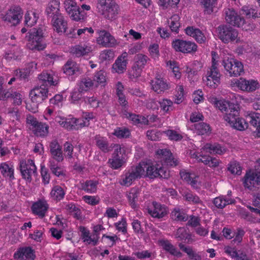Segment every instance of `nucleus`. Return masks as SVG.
<instances>
[{"mask_svg":"<svg viewBox=\"0 0 260 260\" xmlns=\"http://www.w3.org/2000/svg\"><path fill=\"white\" fill-rule=\"evenodd\" d=\"M28 47L32 50H43L46 45L43 28H32L29 31Z\"/></svg>","mask_w":260,"mask_h":260,"instance_id":"obj_1","label":"nucleus"},{"mask_svg":"<svg viewBox=\"0 0 260 260\" xmlns=\"http://www.w3.org/2000/svg\"><path fill=\"white\" fill-rule=\"evenodd\" d=\"M215 104L221 111L225 113L224 119L229 124L239 116V107L237 105L221 100L217 101Z\"/></svg>","mask_w":260,"mask_h":260,"instance_id":"obj_2","label":"nucleus"},{"mask_svg":"<svg viewBox=\"0 0 260 260\" xmlns=\"http://www.w3.org/2000/svg\"><path fill=\"white\" fill-rule=\"evenodd\" d=\"M212 65L207 71L205 77L203 80L206 85L212 88H215L220 83V74L217 67V61L214 56H216L215 52H212Z\"/></svg>","mask_w":260,"mask_h":260,"instance_id":"obj_3","label":"nucleus"},{"mask_svg":"<svg viewBox=\"0 0 260 260\" xmlns=\"http://www.w3.org/2000/svg\"><path fill=\"white\" fill-rule=\"evenodd\" d=\"M98 4L105 7L103 15L105 19L114 21L118 18L120 9L115 0H99Z\"/></svg>","mask_w":260,"mask_h":260,"instance_id":"obj_4","label":"nucleus"},{"mask_svg":"<svg viewBox=\"0 0 260 260\" xmlns=\"http://www.w3.org/2000/svg\"><path fill=\"white\" fill-rule=\"evenodd\" d=\"M222 64L231 76L237 77L244 73L242 63L233 58L229 57H224Z\"/></svg>","mask_w":260,"mask_h":260,"instance_id":"obj_5","label":"nucleus"},{"mask_svg":"<svg viewBox=\"0 0 260 260\" xmlns=\"http://www.w3.org/2000/svg\"><path fill=\"white\" fill-rule=\"evenodd\" d=\"M217 30L219 38L224 43H229L235 41L237 42L239 40L237 30L230 26L221 25L218 27Z\"/></svg>","mask_w":260,"mask_h":260,"instance_id":"obj_6","label":"nucleus"},{"mask_svg":"<svg viewBox=\"0 0 260 260\" xmlns=\"http://www.w3.org/2000/svg\"><path fill=\"white\" fill-rule=\"evenodd\" d=\"M171 44L172 48L176 52L191 53L197 51L198 46L193 42L177 39L173 40Z\"/></svg>","mask_w":260,"mask_h":260,"instance_id":"obj_7","label":"nucleus"},{"mask_svg":"<svg viewBox=\"0 0 260 260\" xmlns=\"http://www.w3.org/2000/svg\"><path fill=\"white\" fill-rule=\"evenodd\" d=\"M143 175V170L139 165L132 166L122 176L119 183L123 186H129L135 180L141 178Z\"/></svg>","mask_w":260,"mask_h":260,"instance_id":"obj_8","label":"nucleus"},{"mask_svg":"<svg viewBox=\"0 0 260 260\" xmlns=\"http://www.w3.org/2000/svg\"><path fill=\"white\" fill-rule=\"evenodd\" d=\"M19 168L22 178L30 182L32 180L31 176L37 172V167L34 161L30 159L21 160Z\"/></svg>","mask_w":260,"mask_h":260,"instance_id":"obj_9","label":"nucleus"},{"mask_svg":"<svg viewBox=\"0 0 260 260\" xmlns=\"http://www.w3.org/2000/svg\"><path fill=\"white\" fill-rule=\"evenodd\" d=\"M64 5L67 13L72 20L78 21L85 19V12L80 11L79 7L74 1L66 0L64 3Z\"/></svg>","mask_w":260,"mask_h":260,"instance_id":"obj_10","label":"nucleus"},{"mask_svg":"<svg viewBox=\"0 0 260 260\" xmlns=\"http://www.w3.org/2000/svg\"><path fill=\"white\" fill-rule=\"evenodd\" d=\"M225 19L228 23L238 27H243L245 20L233 8L224 10Z\"/></svg>","mask_w":260,"mask_h":260,"instance_id":"obj_11","label":"nucleus"},{"mask_svg":"<svg viewBox=\"0 0 260 260\" xmlns=\"http://www.w3.org/2000/svg\"><path fill=\"white\" fill-rule=\"evenodd\" d=\"M22 11L20 7L15 6L11 8L3 17L4 21L16 25L19 23L22 17Z\"/></svg>","mask_w":260,"mask_h":260,"instance_id":"obj_12","label":"nucleus"},{"mask_svg":"<svg viewBox=\"0 0 260 260\" xmlns=\"http://www.w3.org/2000/svg\"><path fill=\"white\" fill-rule=\"evenodd\" d=\"M48 95V87L44 85H41L32 89L29 93V96L32 103L39 104L44 101Z\"/></svg>","mask_w":260,"mask_h":260,"instance_id":"obj_13","label":"nucleus"},{"mask_svg":"<svg viewBox=\"0 0 260 260\" xmlns=\"http://www.w3.org/2000/svg\"><path fill=\"white\" fill-rule=\"evenodd\" d=\"M156 155L162 165L175 167L179 164L178 159L174 158L171 151L167 149L158 150Z\"/></svg>","mask_w":260,"mask_h":260,"instance_id":"obj_14","label":"nucleus"},{"mask_svg":"<svg viewBox=\"0 0 260 260\" xmlns=\"http://www.w3.org/2000/svg\"><path fill=\"white\" fill-rule=\"evenodd\" d=\"M114 151L111 158L109 159L110 167L113 169L120 168L124 163L122 149L119 145L114 144Z\"/></svg>","mask_w":260,"mask_h":260,"instance_id":"obj_15","label":"nucleus"},{"mask_svg":"<svg viewBox=\"0 0 260 260\" xmlns=\"http://www.w3.org/2000/svg\"><path fill=\"white\" fill-rule=\"evenodd\" d=\"M45 13L47 17L51 19H54V21L61 19L60 11V2L59 0H52L48 4Z\"/></svg>","mask_w":260,"mask_h":260,"instance_id":"obj_16","label":"nucleus"},{"mask_svg":"<svg viewBox=\"0 0 260 260\" xmlns=\"http://www.w3.org/2000/svg\"><path fill=\"white\" fill-rule=\"evenodd\" d=\"M244 185L249 190H252L256 185H260V173L259 172H249L244 176Z\"/></svg>","mask_w":260,"mask_h":260,"instance_id":"obj_17","label":"nucleus"},{"mask_svg":"<svg viewBox=\"0 0 260 260\" xmlns=\"http://www.w3.org/2000/svg\"><path fill=\"white\" fill-rule=\"evenodd\" d=\"M97 42L99 44L105 47H113L118 44L115 38L106 30L100 31Z\"/></svg>","mask_w":260,"mask_h":260,"instance_id":"obj_18","label":"nucleus"},{"mask_svg":"<svg viewBox=\"0 0 260 260\" xmlns=\"http://www.w3.org/2000/svg\"><path fill=\"white\" fill-rule=\"evenodd\" d=\"M49 208V205L45 200H39L34 203L31 207L34 214L39 216L40 218H44Z\"/></svg>","mask_w":260,"mask_h":260,"instance_id":"obj_19","label":"nucleus"},{"mask_svg":"<svg viewBox=\"0 0 260 260\" xmlns=\"http://www.w3.org/2000/svg\"><path fill=\"white\" fill-rule=\"evenodd\" d=\"M237 87L244 91L252 92L255 91L258 87V83L254 80H247L244 78H240L236 82Z\"/></svg>","mask_w":260,"mask_h":260,"instance_id":"obj_20","label":"nucleus"},{"mask_svg":"<svg viewBox=\"0 0 260 260\" xmlns=\"http://www.w3.org/2000/svg\"><path fill=\"white\" fill-rule=\"evenodd\" d=\"M50 152L52 158L57 162H61L63 160L62 147L57 140H53L49 144Z\"/></svg>","mask_w":260,"mask_h":260,"instance_id":"obj_21","label":"nucleus"},{"mask_svg":"<svg viewBox=\"0 0 260 260\" xmlns=\"http://www.w3.org/2000/svg\"><path fill=\"white\" fill-rule=\"evenodd\" d=\"M35 257L34 251L30 247L20 248L14 255V258L21 260H34Z\"/></svg>","mask_w":260,"mask_h":260,"instance_id":"obj_22","label":"nucleus"},{"mask_svg":"<svg viewBox=\"0 0 260 260\" xmlns=\"http://www.w3.org/2000/svg\"><path fill=\"white\" fill-rule=\"evenodd\" d=\"M153 209H148V212L154 218H160L164 217L168 213L165 205L156 202H152Z\"/></svg>","mask_w":260,"mask_h":260,"instance_id":"obj_23","label":"nucleus"},{"mask_svg":"<svg viewBox=\"0 0 260 260\" xmlns=\"http://www.w3.org/2000/svg\"><path fill=\"white\" fill-rule=\"evenodd\" d=\"M139 167L143 170V175L146 173V176L151 179L158 177L156 171L157 167L153 165L151 162L141 161L139 164Z\"/></svg>","mask_w":260,"mask_h":260,"instance_id":"obj_24","label":"nucleus"},{"mask_svg":"<svg viewBox=\"0 0 260 260\" xmlns=\"http://www.w3.org/2000/svg\"><path fill=\"white\" fill-rule=\"evenodd\" d=\"M185 32L187 35L193 38L199 43H204L206 41V37L199 28L188 26L185 29Z\"/></svg>","mask_w":260,"mask_h":260,"instance_id":"obj_25","label":"nucleus"},{"mask_svg":"<svg viewBox=\"0 0 260 260\" xmlns=\"http://www.w3.org/2000/svg\"><path fill=\"white\" fill-rule=\"evenodd\" d=\"M94 140L96 146L104 153L109 152L114 148L112 147V145H109V141L106 137L96 135L94 138Z\"/></svg>","mask_w":260,"mask_h":260,"instance_id":"obj_26","label":"nucleus"},{"mask_svg":"<svg viewBox=\"0 0 260 260\" xmlns=\"http://www.w3.org/2000/svg\"><path fill=\"white\" fill-rule=\"evenodd\" d=\"M158 243L159 245L162 247V249L169 252L170 254L178 257L182 256V253L178 251L169 240L162 239L159 240Z\"/></svg>","mask_w":260,"mask_h":260,"instance_id":"obj_27","label":"nucleus"},{"mask_svg":"<svg viewBox=\"0 0 260 260\" xmlns=\"http://www.w3.org/2000/svg\"><path fill=\"white\" fill-rule=\"evenodd\" d=\"M151 84L152 89L157 93H161L170 88L169 84L162 78H156Z\"/></svg>","mask_w":260,"mask_h":260,"instance_id":"obj_28","label":"nucleus"},{"mask_svg":"<svg viewBox=\"0 0 260 260\" xmlns=\"http://www.w3.org/2000/svg\"><path fill=\"white\" fill-rule=\"evenodd\" d=\"M53 74L51 71H43L39 76V79L40 82L47 87L48 85H56L57 83L55 80H54Z\"/></svg>","mask_w":260,"mask_h":260,"instance_id":"obj_29","label":"nucleus"},{"mask_svg":"<svg viewBox=\"0 0 260 260\" xmlns=\"http://www.w3.org/2000/svg\"><path fill=\"white\" fill-rule=\"evenodd\" d=\"M203 149L206 152L211 154H223L226 151V149L222 147L220 144L214 143H207Z\"/></svg>","mask_w":260,"mask_h":260,"instance_id":"obj_30","label":"nucleus"},{"mask_svg":"<svg viewBox=\"0 0 260 260\" xmlns=\"http://www.w3.org/2000/svg\"><path fill=\"white\" fill-rule=\"evenodd\" d=\"M22 55L23 52L20 48L18 46L14 45L13 49L6 53L5 57L9 61L20 60Z\"/></svg>","mask_w":260,"mask_h":260,"instance_id":"obj_31","label":"nucleus"},{"mask_svg":"<svg viewBox=\"0 0 260 260\" xmlns=\"http://www.w3.org/2000/svg\"><path fill=\"white\" fill-rule=\"evenodd\" d=\"M61 19L54 21V19H51V22L54 30L58 34H62L63 32H66L67 29V22L64 19V17L61 14ZM58 19V18L57 19Z\"/></svg>","mask_w":260,"mask_h":260,"instance_id":"obj_32","label":"nucleus"},{"mask_svg":"<svg viewBox=\"0 0 260 260\" xmlns=\"http://www.w3.org/2000/svg\"><path fill=\"white\" fill-rule=\"evenodd\" d=\"M91 51L90 47L87 45H78L72 47L71 52L75 56L79 57L85 55Z\"/></svg>","mask_w":260,"mask_h":260,"instance_id":"obj_33","label":"nucleus"},{"mask_svg":"<svg viewBox=\"0 0 260 260\" xmlns=\"http://www.w3.org/2000/svg\"><path fill=\"white\" fill-rule=\"evenodd\" d=\"M80 231L81 233V238L83 240V242H87L88 244L93 243V245H95L97 244L98 241V237L95 238L94 235H93L92 238L90 236V233L84 226H80Z\"/></svg>","mask_w":260,"mask_h":260,"instance_id":"obj_34","label":"nucleus"},{"mask_svg":"<svg viewBox=\"0 0 260 260\" xmlns=\"http://www.w3.org/2000/svg\"><path fill=\"white\" fill-rule=\"evenodd\" d=\"M179 247L181 250L185 252L189 259L190 260H202V256L199 252H197L190 247H186L182 243L179 244Z\"/></svg>","mask_w":260,"mask_h":260,"instance_id":"obj_35","label":"nucleus"},{"mask_svg":"<svg viewBox=\"0 0 260 260\" xmlns=\"http://www.w3.org/2000/svg\"><path fill=\"white\" fill-rule=\"evenodd\" d=\"M235 202V201L231 198L224 196H219L214 199L213 204L217 208L222 209L227 205L234 204Z\"/></svg>","mask_w":260,"mask_h":260,"instance_id":"obj_36","label":"nucleus"},{"mask_svg":"<svg viewBox=\"0 0 260 260\" xmlns=\"http://www.w3.org/2000/svg\"><path fill=\"white\" fill-rule=\"evenodd\" d=\"M173 219L178 221H185L188 220V216L183 209L175 207L171 212Z\"/></svg>","mask_w":260,"mask_h":260,"instance_id":"obj_37","label":"nucleus"},{"mask_svg":"<svg viewBox=\"0 0 260 260\" xmlns=\"http://www.w3.org/2000/svg\"><path fill=\"white\" fill-rule=\"evenodd\" d=\"M229 124L232 127L240 131H244L248 127L247 122L244 118L240 117L239 116L236 118V120H234Z\"/></svg>","mask_w":260,"mask_h":260,"instance_id":"obj_38","label":"nucleus"},{"mask_svg":"<svg viewBox=\"0 0 260 260\" xmlns=\"http://www.w3.org/2000/svg\"><path fill=\"white\" fill-rule=\"evenodd\" d=\"M14 170L13 167L9 166L7 162H3L0 165V171L3 176L11 180L14 178Z\"/></svg>","mask_w":260,"mask_h":260,"instance_id":"obj_39","label":"nucleus"},{"mask_svg":"<svg viewBox=\"0 0 260 260\" xmlns=\"http://www.w3.org/2000/svg\"><path fill=\"white\" fill-rule=\"evenodd\" d=\"M49 126L44 123L39 122L33 129L34 134L37 136L44 137L48 134Z\"/></svg>","mask_w":260,"mask_h":260,"instance_id":"obj_40","label":"nucleus"},{"mask_svg":"<svg viewBox=\"0 0 260 260\" xmlns=\"http://www.w3.org/2000/svg\"><path fill=\"white\" fill-rule=\"evenodd\" d=\"M98 182L93 180H87L81 183V188L88 193H94L96 191Z\"/></svg>","mask_w":260,"mask_h":260,"instance_id":"obj_41","label":"nucleus"},{"mask_svg":"<svg viewBox=\"0 0 260 260\" xmlns=\"http://www.w3.org/2000/svg\"><path fill=\"white\" fill-rule=\"evenodd\" d=\"M247 118L251 125L256 127V131L260 135V114L253 113L249 114Z\"/></svg>","mask_w":260,"mask_h":260,"instance_id":"obj_42","label":"nucleus"},{"mask_svg":"<svg viewBox=\"0 0 260 260\" xmlns=\"http://www.w3.org/2000/svg\"><path fill=\"white\" fill-rule=\"evenodd\" d=\"M63 70L67 75L71 76L79 71V67L76 62L69 60L64 66Z\"/></svg>","mask_w":260,"mask_h":260,"instance_id":"obj_43","label":"nucleus"},{"mask_svg":"<svg viewBox=\"0 0 260 260\" xmlns=\"http://www.w3.org/2000/svg\"><path fill=\"white\" fill-rule=\"evenodd\" d=\"M60 117H56L55 121L58 122L63 127L69 129H75L76 127H75V124L76 121H77V119L75 118H70L68 119H66L64 120L63 119L61 120H59L60 119Z\"/></svg>","mask_w":260,"mask_h":260,"instance_id":"obj_44","label":"nucleus"},{"mask_svg":"<svg viewBox=\"0 0 260 260\" xmlns=\"http://www.w3.org/2000/svg\"><path fill=\"white\" fill-rule=\"evenodd\" d=\"M39 18L38 14L34 11H27L25 14V24L28 26H32L36 23Z\"/></svg>","mask_w":260,"mask_h":260,"instance_id":"obj_45","label":"nucleus"},{"mask_svg":"<svg viewBox=\"0 0 260 260\" xmlns=\"http://www.w3.org/2000/svg\"><path fill=\"white\" fill-rule=\"evenodd\" d=\"M200 3L207 14H211L217 4V0H200Z\"/></svg>","mask_w":260,"mask_h":260,"instance_id":"obj_46","label":"nucleus"},{"mask_svg":"<svg viewBox=\"0 0 260 260\" xmlns=\"http://www.w3.org/2000/svg\"><path fill=\"white\" fill-rule=\"evenodd\" d=\"M148 60L149 58L147 55L139 53L135 56L134 64L143 69Z\"/></svg>","mask_w":260,"mask_h":260,"instance_id":"obj_47","label":"nucleus"},{"mask_svg":"<svg viewBox=\"0 0 260 260\" xmlns=\"http://www.w3.org/2000/svg\"><path fill=\"white\" fill-rule=\"evenodd\" d=\"M195 131L199 135H203L208 134L211 132L210 125L204 122H200L196 123L194 125Z\"/></svg>","mask_w":260,"mask_h":260,"instance_id":"obj_48","label":"nucleus"},{"mask_svg":"<svg viewBox=\"0 0 260 260\" xmlns=\"http://www.w3.org/2000/svg\"><path fill=\"white\" fill-rule=\"evenodd\" d=\"M65 195V192L63 188L59 186L56 185L52 189L50 192L51 197L53 198V199L60 201L62 200Z\"/></svg>","mask_w":260,"mask_h":260,"instance_id":"obj_49","label":"nucleus"},{"mask_svg":"<svg viewBox=\"0 0 260 260\" xmlns=\"http://www.w3.org/2000/svg\"><path fill=\"white\" fill-rule=\"evenodd\" d=\"M127 63V60L123 61L120 58H117L113 64L112 69L118 74L122 73L126 70Z\"/></svg>","mask_w":260,"mask_h":260,"instance_id":"obj_50","label":"nucleus"},{"mask_svg":"<svg viewBox=\"0 0 260 260\" xmlns=\"http://www.w3.org/2000/svg\"><path fill=\"white\" fill-rule=\"evenodd\" d=\"M139 195V191L137 188H131L129 192L127 194V197L132 207L133 208L136 207V202L138 200Z\"/></svg>","mask_w":260,"mask_h":260,"instance_id":"obj_51","label":"nucleus"},{"mask_svg":"<svg viewBox=\"0 0 260 260\" xmlns=\"http://www.w3.org/2000/svg\"><path fill=\"white\" fill-rule=\"evenodd\" d=\"M160 109L165 113H169L173 110V103L168 99H163L158 102Z\"/></svg>","mask_w":260,"mask_h":260,"instance_id":"obj_52","label":"nucleus"},{"mask_svg":"<svg viewBox=\"0 0 260 260\" xmlns=\"http://www.w3.org/2000/svg\"><path fill=\"white\" fill-rule=\"evenodd\" d=\"M66 209L72 213L74 217L77 219L82 218L80 209L73 203H70L66 205Z\"/></svg>","mask_w":260,"mask_h":260,"instance_id":"obj_53","label":"nucleus"},{"mask_svg":"<svg viewBox=\"0 0 260 260\" xmlns=\"http://www.w3.org/2000/svg\"><path fill=\"white\" fill-rule=\"evenodd\" d=\"M113 135L118 138H126L130 136L131 132L127 128L124 127H117L114 129Z\"/></svg>","mask_w":260,"mask_h":260,"instance_id":"obj_54","label":"nucleus"},{"mask_svg":"<svg viewBox=\"0 0 260 260\" xmlns=\"http://www.w3.org/2000/svg\"><path fill=\"white\" fill-rule=\"evenodd\" d=\"M106 73L103 71L96 72L93 77V81L97 83V85L105 86L106 82Z\"/></svg>","mask_w":260,"mask_h":260,"instance_id":"obj_55","label":"nucleus"},{"mask_svg":"<svg viewBox=\"0 0 260 260\" xmlns=\"http://www.w3.org/2000/svg\"><path fill=\"white\" fill-rule=\"evenodd\" d=\"M167 66L172 70L173 73L175 78L179 79L181 77V73L180 72L179 68L178 66L177 63L174 61H169L167 63Z\"/></svg>","mask_w":260,"mask_h":260,"instance_id":"obj_56","label":"nucleus"},{"mask_svg":"<svg viewBox=\"0 0 260 260\" xmlns=\"http://www.w3.org/2000/svg\"><path fill=\"white\" fill-rule=\"evenodd\" d=\"M179 17L178 15H174L171 18L170 27L172 31L178 32L180 23L179 22Z\"/></svg>","mask_w":260,"mask_h":260,"instance_id":"obj_57","label":"nucleus"},{"mask_svg":"<svg viewBox=\"0 0 260 260\" xmlns=\"http://www.w3.org/2000/svg\"><path fill=\"white\" fill-rule=\"evenodd\" d=\"M228 170L232 174L240 175L241 173V167L239 162L233 161L229 165Z\"/></svg>","mask_w":260,"mask_h":260,"instance_id":"obj_58","label":"nucleus"},{"mask_svg":"<svg viewBox=\"0 0 260 260\" xmlns=\"http://www.w3.org/2000/svg\"><path fill=\"white\" fill-rule=\"evenodd\" d=\"M142 70V69L134 64L128 74L129 78L133 80L139 77L141 75Z\"/></svg>","mask_w":260,"mask_h":260,"instance_id":"obj_59","label":"nucleus"},{"mask_svg":"<svg viewBox=\"0 0 260 260\" xmlns=\"http://www.w3.org/2000/svg\"><path fill=\"white\" fill-rule=\"evenodd\" d=\"M116 230L119 232H121L123 234L127 233V223L125 218H122L121 220L114 223Z\"/></svg>","mask_w":260,"mask_h":260,"instance_id":"obj_60","label":"nucleus"},{"mask_svg":"<svg viewBox=\"0 0 260 260\" xmlns=\"http://www.w3.org/2000/svg\"><path fill=\"white\" fill-rule=\"evenodd\" d=\"M93 85V82L90 79L83 80L79 86L80 91H87Z\"/></svg>","mask_w":260,"mask_h":260,"instance_id":"obj_61","label":"nucleus"},{"mask_svg":"<svg viewBox=\"0 0 260 260\" xmlns=\"http://www.w3.org/2000/svg\"><path fill=\"white\" fill-rule=\"evenodd\" d=\"M7 114L10 117L19 121L20 119V113L17 108H9L7 109Z\"/></svg>","mask_w":260,"mask_h":260,"instance_id":"obj_62","label":"nucleus"},{"mask_svg":"<svg viewBox=\"0 0 260 260\" xmlns=\"http://www.w3.org/2000/svg\"><path fill=\"white\" fill-rule=\"evenodd\" d=\"M184 197L186 201L191 202L193 204H199L202 202L198 196L190 192L186 193Z\"/></svg>","mask_w":260,"mask_h":260,"instance_id":"obj_63","label":"nucleus"},{"mask_svg":"<svg viewBox=\"0 0 260 260\" xmlns=\"http://www.w3.org/2000/svg\"><path fill=\"white\" fill-rule=\"evenodd\" d=\"M166 133L169 139L172 140L179 141L182 139V136L174 130L169 129Z\"/></svg>","mask_w":260,"mask_h":260,"instance_id":"obj_64","label":"nucleus"}]
</instances>
